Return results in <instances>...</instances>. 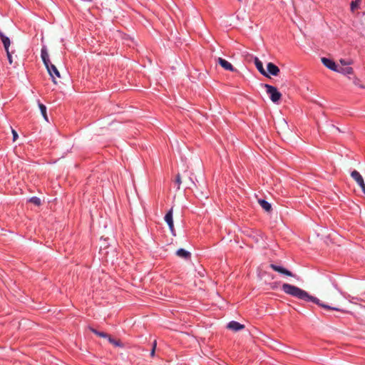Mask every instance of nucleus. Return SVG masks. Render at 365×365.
Returning a JSON list of instances; mask_svg holds the SVG:
<instances>
[{"label": "nucleus", "mask_w": 365, "mask_h": 365, "mask_svg": "<svg viewBox=\"0 0 365 365\" xmlns=\"http://www.w3.org/2000/svg\"><path fill=\"white\" fill-rule=\"evenodd\" d=\"M282 289L287 294L296 297L299 299L304 300L305 302H312L324 309L328 310H335L341 312L342 313L346 312V311L344 309H339L338 307H331L329 305L321 302V301L318 298L310 295L305 290L302 289L299 287H296L294 285L284 283L282 284Z\"/></svg>", "instance_id": "f257e3e1"}, {"label": "nucleus", "mask_w": 365, "mask_h": 365, "mask_svg": "<svg viewBox=\"0 0 365 365\" xmlns=\"http://www.w3.org/2000/svg\"><path fill=\"white\" fill-rule=\"evenodd\" d=\"M264 86L266 88V92L269 95L270 100L274 103H278L282 97V94L278 91L277 88L269 84H264Z\"/></svg>", "instance_id": "f03ea898"}, {"label": "nucleus", "mask_w": 365, "mask_h": 365, "mask_svg": "<svg viewBox=\"0 0 365 365\" xmlns=\"http://www.w3.org/2000/svg\"><path fill=\"white\" fill-rule=\"evenodd\" d=\"M45 66H46L47 71H48V74L50 75L53 83L57 84L56 78H60L61 75H60V73H59L58 70L57 69L56 66L55 65L52 64L51 62L49 63H48L47 65H46Z\"/></svg>", "instance_id": "7ed1b4c3"}, {"label": "nucleus", "mask_w": 365, "mask_h": 365, "mask_svg": "<svg viewBox=\"0 0 365 365\" xmlns=\"http://www.w3.org/2000/svg\"><path fill=\"white\" fill-rule=\"evenodd\" d=\"M322 62L324 66L333 71L336 72L339 66L333 60L324 57L322 58Z\"/></svg>", "instance_id": "20e7f679"}, {"label": "nucleus", "mask_w": 365, "mask_h": 365, "mask_svg": "<svg viewBox=\"0 0 365 365\" xmlns=\"http://www.w3.org/2000/svg\"><path fill=\"white\" fill-rule=\"evenodd\" d=\"M173 210L172 207L165 215L164 220L166 222V223L168 224L171 232L173 234L174 233V224H173Z\"/></svg>", "instance_id": "39448f33"}, {"label": "nucleus", "mask_w": 365, "mask_h": 365, "mask_svg": "<svg viewBox=\"0 0 365 365\" xmlns=\"http://www.w3.org/2000/svg\"><path fill=\"white\" fill-rule=\"evenodd\" d=\"M269 266L273 270H274L275 272H277L282 274L289 276V277H294V275L290 271H289L288 269H285L283 267L277 265L275 264H271Z\"/></svg>", "instance_id": "423d86ee"}, {"label": "nucleus", "mask_w": 365, "mask_h": 365, "mask_svg": "<svg viewBox=\"0 0 365 365\" xmlns=\"http://www.w3.org/2000/svg\"><path fill=\"white\" fill-rule=\"evenodd\" d=\"M336 72L339 73L342 75L346 76L349 78H351V77L349 76H351L354 74V69L350 66H338V69H337Z\"/></svg>", "instance_id": "0eeeda50"}, {"label": "nucleus", "mask_w": 365, "mask_h": 365, "mask_svg": "<svg viewBox=\"0 0 365 365\" xmlns=\"http://www.w3.org/2000/svg\"><path fill=\"white\" fill-rule=\"evenodd\" d=\"M217 61L218 63L225 70L230 71H236V69L233 67V66L230 62L226 61L225 59H224L222 58H218Z\"/></svg>", "instance_id": "6e6552de"}, {"label": "nucleus", "mask_w": 365, "mask_h": 365, "mask_svg": "<svg viewBox=\"0 0 365 365\" xmlns=\"http://www.w3.org/2000/svg\"><path fill=\"white\" fill-rule=\"evenodd\" d=\"M254 61H255V65L256 68H257V70L259 71V72L265 77H269V76L268 75V73L264 70V68L263 67L262 62L257 57L255 58Z\"/></svg>", "instance_id": "1a4fd4ad"}, {"label": "nucleus", "mask_w": 365, "mask_h": 365, "mask_svg": "<svg viewBox=\"0 0 365 365\" xmlns=\"http://www.w3.org/2000/svg\"><path fill=\"white\" fill-rule=\"evenodd\" d=\"M267 73L272 76H277L279 73V68L273 63H268L267 65Z\"/></svg>", "instance_id": "9d476101"}, {"label": "nucleus", "mask_w": 365, "mask_h": 365, "mask_svg": "<svg viewBox=\"0 0 365 365\" xmlns=\"http://www.w3.org/2000/svg\"><path fill=\"white\" fill-rule=\"evenodd\" d=\"M227 327L230 330L237 331L244 329L245 326L236 321H231L227 324Z\"/></svg>", "instance_id": "9b49d317"}, {"label": "nucleus", "mask_w": 365, "mask_h": 365, "mask_svg": "<svg viewBox=\"0 0 365 365\" xmlns=\"http://www.w3.org/2000/svg\"><path fill=\"white\" fill-rule=\"evenodd\" d=\"M41 57L45 66L51 62L49 60V56L47 51V48L45 46H43L41 48Z\"/></svg>", "instance_id": "f8f14e48"}, {"label": "nucleus", "mask_w": 365, "mask_h": 365, "mask_svg": "<svg viewBox=\"0 0 365 365\" xmlns=\"http://www.w3.org/2000/svg\"><path fill=\"white\" fill-rule=\"evenodd\" d=\"M0 38L4 44L5 51L9 50L11 41L9 37L6 36L3 32L0 31Z\"/></svg>", "instance_id": "ddd939ff"}, {"label": "nucleus", "mask_w": 365, "mask_h": 365, "mask_svg": "<svg viewBox=\"0 0 365 365\" xmlns=\"http://www.w3.org/2000/svg\"><path fill=\"white\" fill-rule=\"evenodd\" d=\"M176 255L179 257L186 259L190 258V256H191L190 253L188 251H187L182 248L178 250L176 252Z\"/></svg>", "instance_id": "4468645a"}, {"label": "nucleus", "mask_w": 365, "mask_h": 365, "mask_svg": "<svg viewBox=\"0 0 365 365\" xmlns=\"http://www.w3.org/2000/svg\"><path fill=\"white\" fill-rule=\"evenodd\" d=\"M351 176L357 182L358 185L364 181L363 177L357 170H353L351 173Z\"/></svg>", "instance_id": "2eb2a0df"}, {"label": "nucleus", "mask_w": 365, "mask_h": 365, "mask_svg": "<svg viewBox=\"0 0 365 365\" xmlns=\"http://www.w3.org/2000/svg\"><path fill=\"white\" fill-rule=\"evenodd\" d=\"M258 202L265 211L269 212L272 210L271 204L267 200L261 199L258 200Z\"/></svg>", "instance_id": "dca6fc26"}, {"label": "nucleus", "mask_w": 365, "mask_h": 365, "mask_svg": "<svg viewBox=\"0 0 365 365\" xmlns=\"http://www.w3.org/2000/svg\"><path fill=\"white\" fill-rule=\"evenodd\" d=\"M38 108L41 110V115H43V118L48 121V116L46 113V107L43 103H41L40 101L38 102Z\"/></svg>", "instance_id": "f3484780"}, {"label": "nucleus", "mask_w": 365, "mask_h": 365, "mask_svg": "<svg viewBox=\"0 0 365 365\" xmlns=\"http://www.w3.org/2000/svg\"><path fill=\"white\" fill-rule=\"evenodd\" d=\"M352 63H353V61L350 59L341 58L339 60V63L337 65L339 66H351Z\"/></svg>", "instance_id": "a211bd4d"}, {"label": "nucleus", "mask_w": 365, "mask_h": 365, "mask_svg": "<svg viewBox=\"0 0 365 365\" xmlns=\"http://www.w3.org/2000/svg\"><path fill=\"white\" fill-rule=\"evenodd\" d=\"M91 330L93 333L96 334L97 336H98L100 337L107 338V339L109 337V335L105 332L98 331L96 329H93V328H91Z\"/></svg>", "instance_id": "6ab92c4d"}, {"label": "nucleus", "mask_w": 365, "mask_h": 365, "mask_svg": "<svg viewBox=\"0 0 365 365\" xmlns=\"http://www.w3.org/2000/svg\"><path fill=\"white\" fill-rule=\"evenodd\" d=\"M108 340L109 341V342L110 344H113L115 346H119V347L123 346L122 343L119 340H115V339H113L110 335H109V337L108 338Z\"/></svg>", "instance_id": "aec40b11"}, {"label": "nucleus", "mask_w": 365, "mask_h": 365, "mask_svg": "<svg viewBox=\"0 0 365 365\" xmlns=\"http://www.w3.org/2000/svg\"><path fill=\"white\" fill-rule=\"evenodd\" d=\"M359 5H360V0L352 1L351 3V11H354L356 9H357L359 7Z\"/></svg>", "instance_id": "412c9836"}, {"label": "nucleus", "mask_w": 365, "mask_h": 365, "mask_svg": "<svg viewBox=\"0 0 365 365\" xmlns=\"http://www.w3.org/2000/svg\"><path fill=\"white\" fill-rule=\"evenodd\" d=\"M29 202L34 203L36 205H40L41 200L37 197H32L29 199Z\"/></svg>", "instance_id": "4be33fe9"}, {"label": "nucleus", "mask_w": 365, "mask_h": 365, "mask_svg": "<svg viewBox=\"0 0 365 365\" xmlns=\"http://www.w3.org/2000/svg\"><path fill=\"white\" fill-rule=\"evenodd\" d=\"M175 183L177 185V189L179 190L180 187V185L182 183L181 178H180V175L179 174L176 176Z\"/></svg>", "instance_id": "5701e85b"}, {"label": "nucleus", "mask_w": 365, "mask_h": 365, "mask_svg": "<svg viewBox=\"0 0 365 365\" xmlns=\"http://www.w3.org/2000/svg\"><path fill=\"white\" fill-rule=\"evenodd\" d=\"M6 56H7V58H8V60H9V64L12 65L13 64V59H12L11 52H10L9 50H6Z\"/></svg>", "instance_id": "b1692460"}, {"label": "nucleus", "mask_w": 365, "mask_h": 365, "mask_svg": "<svg viewBox=\"0 0 365 365\" xmlns=\"http://www.w3.org/2000/svg\"><path fill=\"white\" fill-rule=\"evenodd\" d=\"M156 346H157V342H156V341H154L153 344V348H152V350L150 351V356H154V355H155V351Z\"/></svg>", "instance_id": "393cba45"}, {"label": "nucleus", "mask_w": 365, "mask_h": 365, "mask_svg": "<svg viewBox=\"0 0 365 365\" xmlns=\"http://www.w3.org/2000/svg\"><path fill=\"white\" fill-rule=\"evenodd\" d=\"M11 133L13 135V141H16L19 137L17 132L14 129H11Z\"/></svg>", "instance_id": "a878e982"}, {"label": "nucleus", "mask_w": 365, "mask_h": 365, "mask_svg": "<svg viewBox=\"0 0 365 365\" xmlns=\"http://www.w3.org/2000/svg\"><path fill=\"white\" fill-rule=\"evenodd\" d=\"M359 185L361 188V190H362L363 193L365 195V183H364V180L362 181V182H360L359 184Z\"/></svg>", "instance_id": "bb28decb"}, {"label": "nucleus", "mask_w": 365, "mask_h": 365, "mask_svg": "<svg viewBox=\"0 0 365 365\" xmlns=\"http://www.w3.org/2000/svg\"><path fill=\"white\" fill-rule=\"evenodd\" d=\"M358 81H359V79L357 78H355L354 80V83L355 85H358Z\"/></svg>", "instance_id": "cd10ccee"}]
</instances>
